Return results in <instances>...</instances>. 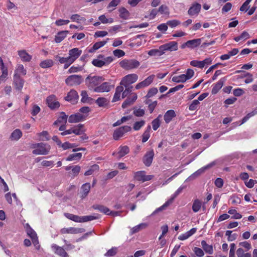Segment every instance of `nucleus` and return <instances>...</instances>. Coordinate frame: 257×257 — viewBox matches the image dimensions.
Returning a JSON list of instances; mask_svg holds the SVG:
<instances>
[{
	"label": "nucleus",
	"mask_w": 257,
	"mask_h": 257,
	"mask_svg": "<svg viewBox=\"0 0 257 257\" xmlns=\"http://www.w3.org/2000/svg\"><path fill=\"white\" fill-rule=\"evenodd\" d=\"M237 257H251V254L249 253H244V250L241 248H239L236 251Z\"/></svg>",
	"instance_id": "58"
},
{
	"label": "nucleus",
	"mask_w": 257,
	"mask_h": 257,
	"mask_svg": "<svg viewBox=\"0 0 257 257\" xmlns=\"http://www.w3.org/2000/svg\"><path fill=\"white\" fill-rule=\"evenodd\" d=\"M129 148L126 146H121L119 148L118 154L119 158H121L129 153Z\"/></svg>",
	"instance_id": "41"
},
{
	"label": "nucleus",
	"mask_w": 257,
	"mask_h": 257,
	"mask_svg": "<svg viewBox=\"0 0 257 257\" xmlns=\"http://www.w3.org/2000/svg\"><path fill=\"white\" fill-rule=\"evenodd\" d=\"M78 97L79 96L77 91L72 89L68 93L67 95L65 97V99L72 103H75L77 101Z\"/></svg>",
	"instance_id": "13"
},
{
	"label": "nucleus",
	"mask_w": 257,
	"mask_h": 257,
	"mask_svg": "<svg viewBox=\"0 0 257 257\" xmlns=\"http://www.w3.org/2000/svg\"><path fill=\"white\" fill-rule=\"evenodd\" d=\"M152 175H146L144 171H138L134 173V179L138 181L144 182L153 178Z\"/></svg>",
	"instance_id": "10"
},
{
	"label": "nucleus",
	"mask_w": 257,
	"mask_h": 257,
	"mask_svg": "<svg viewBox=\"0 0 257 257\" xmlns=\"http://www.w3.org/2000/svg\"><path fill=\"white\" fill-rule=\"evenodd\" d=\"M27 232L28 235L31 238L33 244L36 246L38 244V240L36 232L30 227L28 224H26Z\"/></svg>",
	"instance_id": "18"
},
{
	"label": "nucleus",
	"mask_w": 257,
	"mask_h": 257,
	"mask_svg": "<svg viewBox=\"0 0 257 257\" xmlns=\"http://www.w3.org/2000/svg\"><path fill=\"white\" fill-rule=\"evenodd\" d=\"M24 80L21 78L19 75H14V84L15 88L18 90L21 91L24 86Z\"/></svg>",
	"instance_id": "17"
},
{
	"label": "nucleus",
	"mask_w": 257,
	"mask_h": 257,
	"mask_svg": "<svg viewBox=\"0 0 257 257\" xmlns=\"http://www.w3.org/2000/svg\"><path fill=\"white\" fill-rule=\"evenodd\" d=\"M196 231V229L195 228H193L191 229H190L189 231L185 232V233L180 235L178 237V239L180 240H185V239L188 238L189 237H190L193 234H194Z\"/></svg>",
	"instance_id": "28"
},
{
	"label": "nucleus",
	"mask_w": 257,
	"mask_h": 257,
	"mask_svg": "<svg viewBox=\"0 0 257 257\" xmlns=\"http://www.w3.org/2000/svg\"><path fill=\"white\" fill-rule=\"evenodd\" d=\"M168 26L171 28H175L181 24V22L177 20H172L167 22Z\"/></svg>",
	"instance_id": "61"
},
{
	"label": "nucleus",
	"mask_w": 257,
	"mask_h": 257,
	"mask_svg": "<svg viewBox=\"0 0 257 257\" xmlns=\"http://www.w3.org/2000/svg\"><path fill=\"white\" fill-rule=\"evenodd\" d=\"M154 78H155L154 75H152L148 76L144 81L137 84L135 86L136 89H140L142 88H144V87L149 86L153 82Z\"/></svg>",
	"instance_id": "14"
},
{
	"label": "nucleus",
	"mask_w": 257,
	"mask_h": 257,
	"mask_svg": "<svg viewBox=\"0 0 257 257\" xmlns=\"http://www.w3.org/2000/svg\"><path fill=\"white\" fill-rule=\"evenodd\" d=\"M158 12L162 14L168 15L169 14V10L168 7L165 5L161 6L158 10Z\"/></svg>",
	"instance_id": "64"
},
{
	"label": "nucleus",
	"mask_w": 257,
	"mask_h": 257,
	"mask_svg": "<svg viewBox=\"0 0 257 257\" xmlns=\"http://www.w3.org/2000/svg\"><path fill=\"white\" fill-rule=\"evenodd\" d=\"M85 132L83 124H79L73 127V133L76 135H81Z\"/></svg>",
	"instance_id": "30"
},
{
	"label": "nucleus",
	"mask_w": 257,
	"mask_h": 257,
	"mask_svg": "<svg viewBox=\"0 0 257 257\" xmlns=\"http://www.w3.org/2000/svg\"><path fill=\"white\" fill-rule=\"evenodd\" d=\"M68 33V31H64L59 32L55 36V42L56 43L61 42L66 37Z\"/></svg>",
	"instance_id": "38"
},
{
	"label": "nucleus",
	"mask_w": 257,
	"mask_h": 257,
	"mask_svg": "<svg viewBox=\"0 0 257 257\" xmlns=\"http://www.w3.org/2000/svg\"><path fill=\"white\" fill-rule=\"evenodd\" d=\"M175 112L173 110H168L164 115V118L165 122L168 123L171 121L172 119L175 116Z\"/></svg>",
	"instance_id": "29"
},
{
	"label": "nucleus",
	"mask_w": 257,
	"mask_h": 257,
	"mask_svg": "<svg viewBox=\"0 0 257 257\" xmlns=\"http://www.w3.org/2000/svg\"><path fill=\"white\" fill-rule=\"evenodd\" d=\"M132 130L131 126L128 125H125L120 127L116 129L113 134V138L115 140H118L121 137H123V135L127 132H130Z\"/></svg>",
	"instance_id": "6"
},
{
	"label": "nucleus",
	"mask_w": 257,
	"mask_h": 257,
	"mask_svg": "<svg viewBox=\"0 0 257 257\" xmlns=\"http://www.w3.org/2000/svg\"><path fill=\"white\" fill-rule=\"evenodd\" d=\"M86 116L80 113H77L69 116L68 121L70 123H76L85 119Z\"/></svg>",
	"instance_id": "16"
},
{
	"label": "nucleus",
	"mask_w": 257,
	"mask_h": 257,
	"mask_svg": "<svg viewBox=\"0 0 257 257\" xmlns=\"http://www.w3.org/2000/svg\"><path fill=\"white\" fill-rule=\"evenodd\" d=\"M148 54L151 56H160L163 55V52H162L161 46L159 47L158 49H152L150 50Z\"/></svg>",
	"instance_id": "39"
},
{
	"label": "nucleus",
	"mask_w": 257,
	"mask_h": 257,
	"mask_svg": "<svg viewBox=\"0 0 257 257\" xmlns=\"http://www.w3.org/2000/svg\"><path fill=\"white\" fill-rule=\"evenodd\" d=\"M52 248L55 251L56 253L61 257H68V254L63 248L58 246L56 244H53L52 245Z\"/></svg>",
	"instance_id": "25"
},
{
	"label": "nucleus",
	"mask_w": 257,
	"mask_h": 257,
	"mask_svg": "<svg viewBox=\"0 0 257 257\" xmlns=\"http://www.w3.org/2000/svg\"><path fill=\"white\" fill-rule=\"evenodd\" d=\"M93 208L99 210L100 212L103 213L105 214L108 215L109 214V209L103 205H96L93 206Z\"/></svg>",
	"instance_id": "44"
},
{
	"label": "nucleus",
	"mask_w": 257,
	"mask_h": 257,
	"mask_svg": "<svg viewBox=\"0 0 257 257\" xmlns=\"http://www.w3.org/2000/svg\"><path fill=\"white\" fill-rule=\"evenodd\" d=\"M18 53L21 60L23 62H30L32 58V56L29 54L25 50H19Z\"/></svg>",
	"instance_id": "21"
},
{
	"label": "nucleus",
	"mask_w": 257,
	"mask_h": 257,
	"mask_svg": "<svg viewBox=\"0 0 257 257\" xmlns=\"http://www.w3.org/2000/svg\"><path fill=\"white\" fill-rule=\"evenodd\" d=\"M112 87L108 82H104L95 88L94 91L96 92H107L111 90Z\"/></svg>",
	"instance_id": "19"
},
{
	"label": "nucleus",
	"mask_w": 257,
	"mask_h": 257,
	"mask_svg": "<svg viewBox=\"0 0 257 257\" xmlns=\"http://www.w3.org/2000/svg\"><path fill=\"white\" fill-rule=\"evenodd\" d=\"M123 90V87L121 85L118 86L116 87L115 92L112 98V102H116L120 99V97Z\"/></svg>",
	"instance_id": "26"
},
{
	"label": "nucleus",
	"mask_w": 257,
	"mask_h": 257,
	"mask_svg": "<svg viewBox=\"0 0 257 257\" xmlns=\"http://www.w3.org/2000/svg\"><path fill=\"white\" fill-rule=\"evenodd\" d=\"M98 19L103 24L112 23L113 22V19L111 18H107L104 15L100 16Z\"/></svg>",
	"instance_id": "53"
},
{
	"label": "nucleus",
	"mask_w": 257,
	"mask_h": 257,
	"mask_svg": "<svg viewBox=\"0 0 257 257\" xmlns=\"http://www.w3.org/2000/svg\"><path fill=\"white\" fill-rule=\"evenodd\" d=\"M201 207V202L198 199L194 200L192 210L194 212H198Z\"/></svg>",
	"instance_id": "49"
},
{
	"label": "nucleus",
	"mask_w": 257,
	"mask_h": 257,
	"mask_svg": "<svg viewBox=\"0 0 257 257\" xmlns=\"http://www.w3.org/2000/svg\"><path fill=\"white\" fill-rule=\"evenodd\" d=\"M64 216L68 219L76 222H85L99 218L98 216L88 215L79 216L69 213H65Z\"/></svg>",
	"instance_id": "2"
},
{
	"label": "nucleus",
	"mask_w": 257,
	"mask_h": 257,
	"mask_svg": "<svg viewBox=\"0 0 257 257\" xmlns=\"http://www.w3.org/2000/svg\"><path fill=\"white\" fill-rule=\"evenodd\" d=\"M104 80V79L99 76H88L85 79V83L88 88L93 90Z\"/></svg>",
	"instance_id": "3"
},
{
	"label": "nucleus",
	"mask_w": 257,
	"mask_h": 257,
	"mask_svg": "<svg viewBox=\"0 0 257 257\" xmlns=\"http://www.w3.org/2000/svg\"><path fill=\"white\" fill-rule=\"evenodd\" d=\"M160 46L163 54L167 51H176L178 49V43L175 41H171Z\"/></svg>",
	"instance_id": "9"
},
{
	"label": "nucleus",
	"mask_w": 257,
	"mask_h": 257,
	"mask_svg": "<svg viewBox=\"0 0 257 257\" xmlns=\"http://www.w3.org/2000/svg\"><path fill=\"white\" fill-rule=\"evenodd\" d=\"M224 81L225 80L223 78H221L219 81H218L216 84H214L212 89V94H215L219 91V90L223 86Z\"/></svg>",
	"instance_id": "27"
},
{
	"label": "nucleus",
	"mask_w": 257,
	"mask_h": 257,
	"mask_svg": "<svg viewBox=\"0 0 257 257\" xmlns=\"http://www.w3.org/2000/svg\"><path fill=\"white\" fill-rule=\"evenodd\" d=\"M151 131V126L149 125L147 126L146 130L142 135V142H146L150 137V132Z\"/></svg>",
	"instance_id": "43"
},
{
	"label": "nucleus",
	"mask_w": 257,
	"mask_h": 257,
	"mask_svg": "<svg viewBox=\"0 0 257 257\" xmlns=\"http://www.w3.org/2000/svg\"><path fill=\"white\" fill-rule=\"evenodd\" d=\"M54 65V61L51 59H46L42 61L40 66L43 68H50Z\"/></svg>",
	"instance_id": "40"
},
{
	"label": "nucleus",
	"mask_w": 257,
	"mask_h": 257,
	"mask_svg": "<svg viewBox=\"0 0 257 257\" xmlns=\"http://www.w3.org/2000/svg\"><path fill=\"white\" fill-rule=\"evenodd\" d=\"M120 15L119 16L123 19H127L129 16L128 11L124 8H121L119 10Z\"/></svg>",
	"instance_id": "54"
},
{
	"label": "nucleus",
	"mask_w": 257,
	"mask_h": 257,
	"mask_svg": "<svg viewBox=\"0 0 257 257\" xmlns=\"http://www.w3.org/2000/svg\"><path fill=\"white\" fill-rule=\"evenodd\" d=\"M228 213L231 215V218L232 219H240L242 217V215L238 213L235 209L229 210Z\"/></svg>",
	"instance_id": "50"
},
{
	"label": "nucleus",
	"mask_w": 257,
	"mask_h": 257,
	"mask_svg": "<svg viewBox=\"0 0 257 257\" xmlns=\"http://www.w3.org/2000/svg\"><path fill=\"white\" fill-rule=\"evenodd\" d=\"M148 224L146 223H141L131 229V234H133L136 232H138L141 229L146 228Z\"/></svg>",
	"instance_id": "34"
},
{
	"label": "nucleus",
	"mask_w": 257,
	"mask_h": 257,
	"mask_svg": "<svg viewBox=\"0 0 257 257\" xmlns=\"http://www.w3.org/2000/svg\"><path fill=\"white\" fill-rule=\"evenodd\" d=\"M27 73V70L24 67L22 64H19L17 65L14 75H17L19 76L21 75H25Z\"/></svg>",
	"instance_id": "35"
},
{
	"label": "nucleus",
	"mask_w": 257,
	"mask_h": 257,
	"mask_svg": "<svg viewBox=\"0 0 257 257\" xmlns=\"http://www.w3.org/2000/svg\"><path fill=\"white\" fill-rule=\"evenodd\" d=\"M47 103L51 109H55L59 107L60 104L57 101L56 97L54 95H51L46 99Z\"/></svg>",
	"instance_id": "11"
},
{
	"label": "nucleus",
	"mask_w": 257,
	"mask_h": 257,
	"mask_svg": "<svg viewBox=\"0 0 257 257\" xmlns=\"http://www.w3.org/2000/svg\"><path fill=\"white\" fill-rule=\"evenodd\" d=\"M201 245L203 249L206 253L212 254L213 252V248L211 245H208L206 243V241L202 240L201 241Z\"/></svg>",
	"instance_id": "45"
},
{
	"label": "nucleus",
	"mask_w": 257,
	"mask_h": 257,
	"mask_svg": "<svg viewBox=\"0 0 257 257\" xmlns=\"http://www.w3.org/2000/svg\"><path fill=\"white\" fill-rule=\"evenodd\" d=\"M173 201V198H171L170 200L167 201L164 204H163L161 207L156 209L152 213V215H154L159 212L162 211L165 209L170 205L171 204Z\"/></svg>",
	"instance_id": "37"
},
{
	"label": "nucleus",
	"mask_w": 257,
	"mask_h": 257,
	"mask_svg": "<svg viewBox=\"0 0 257 257\" xmlns=\"http://www.w3.org/2000/svg\"><path fill=\"white\" fill-rule=\"evenodd\" d=\"M99 169V166L97 165H93L90 169L87 171L85 173L84 175L89 176L92 175L94 171H98Z\"/></svg>",
	"instance_id": "57"
},
{
	"label": "nucleus",
	"mask_w": 257,
	"mask_h": 257,
	"mask_svg": "<svg viewBox=\"0 0 257 257\" xmlns=\"http://www.w3.org/2000/svg\"><path fill=\"white\" fill-rule=\"evenodd\" d=\"M82 81V77L78 75H72L69 76L65 80V83L69 86H75L79 85Z\"/></svg>",
	"instance_id": "8"
},
{
	"label": "nucleus",
	"mask_w": 257,
	"mask_h": 257,
	"mask_svg": "<svg viewBox=\"0 0 257 257\" xmlns=\"http://www.w3.org/2000/svg\"><path fill=\"white\" fill-rule=\"evenodd\" d=\"M96 103L99 106H104L107 105L108 101L103 97H99L96 100Z\"/></svg>",
	"instance_id": "56"
},
{
	"label": "nucleus",
	"mask_w": 257,
	"mask_h": 257,
	"mask_svg": "<svg viewBox=\"0 0 257 257\" xmlns=\"http://www.w3.org/2000/svg\"><path fill=\"white\" fill-rule=\"evenodd\" d=\"M81 53V50H79V49L77 48L70 50L69 51L68 58L70 62L73 63L80 56Z\"/></svg>",
	"instance_id": "15"
},
{
	"label": "nucleus",
	"mask_w": 257,
	"mask_h": 257,
	"mask_svg": "<svg viewBox=\"0 0 257 257\" xmlns=\"http://www.w3.org/2000/svg\"><path fill=\"white\" fill-rule=\"evenodd\" d=\"M84 231V229L80 228H64L61 230V232L62 234L71 233V234H77L82 233Z\"/></svg>",
	"instance_id": "20"
},
{
	"label": "nucleus",
	"mask_w": 257,
	"mask_h": 257,
	"mask_svg": "<svg viewBox=\"0 0 257 257\" xmlns=\"http://www.w3.org/2000/svg\"><path fill=\"white\" fill-rule=\"evenodd\" d=\"M145 124V121L144 120H141L140 121H136L134 124L133 128L135 131H139L141 129L142 127H143Z\"/></svg>",
	"instance_id": "62"
},
{
	"label": "nucleus",
	"mask_w": 257,
	"mask_h": 257,
	"mask_svg": "<svg viewBox=\"0 0 257 257\" xmlns=\"http://www.w3.org/2000/svg\"><path fill=\"white\" fill-rule=\"evenodd\" d=\"M125 87V89L123 90L121 94L122 98H124L126 97L130 93H131L133 90L132 86H124Z\"/></svg>",
	"instance_id": "48"
},
{
	"label": "nucleus",
	"mask_w": 257,
	"mask_h": 257,
	"mask_svg": "<svg viewBox=\"0 0 257 257\" xmlns=\"http://www.w3.org/2000/svg\"><path fill=\"white\" fill-rule=\"evenodd\" d=\"M109 40V38H107L106 41H103L101 42H98L95 43L93 46V49L94 50H96L99 49L100 48L103 47L104 45L106 44L107 41Z\"/></svg>",
	"instance_id": "59"
},
{
	"label": "nucleus",
	"mask_w": 257,
	"mask_h": 257,
	"mask_svg": "<svg viewBox=\"0 0 257 257\" xmlns=\"http://www.w3.org/2000/svg\"><path fill=\"white\" fill-rule=\"evenodd\" d=\"M82 157V154L80 153H75L70 155L66 159L68 161H73L80 159Z\"/></svg>",
	"instance_id": "52"
},
{
	"label": "nucleus",
	"mask_w": 257,
	"mask_h": 257,
	"mask_svg": "<svg viewBox=\"0 0 257 257\" xmlns=\"http://www.w3.org/2000/svg\"><path fill=\"white\" fill-rule=\"evenodd\" d=\"M121 67L125 70H131L138 68L140 65V62L135 59H124L119 62Z\"/></svg>",
	"instance_id": "5"
},
{
	"label": "nucleus",
	"mask_w": 257,
	"mask_h": 257,
	"mask_svg": "<svg viewBox=\"0 0 257 257\" xmlns=\"http://www.w3.org/2000/svg\"><path fill=\"white\" fill-rule=\"evenodd\" d=\"M201 9V5L198 3H195L190 8L188 11V14L190 16L197 15Z\"/></svg>",
	"instance_id": "23"
},
{
	"label": "nucleus",
	"mask_w": 257,
	"mask_h": 257,
	"mask_svg": "<svg viewBox=\"0 0 257 257\" xmlns=\"http://www.w3.org/2000/svg\"><path fill=\"white\" fill-rule=\"evenodd\" d=\"M81 95L82 97L81 101L82 102H89L91 100V98L88 96L87 93L85 90L82 91Z\"/></svg>",
	"instance_id": "51"
},
{
	"label": "nucleus",
	"mask_w": 257,
	"mask_h": 257,
	"mask_svg": "<svg viewBox=\"0 0 257 257\" xmlns=\"http://www.w3.org/2000/svg\"><path fill=\"white\" fill-rule=\"evenodd\" d=\"M252 0H246L245 2L240 7L239 10L241 12H247L249 8V4Z\"/></svg>",
	"instance_id": "60"
},
{
	"label": "nucleus",
	"mask_w": 257,
	"mask_h": 257,
	"mask_svg": "<svg viewBox=\"0 0 257 257\" xmlns=\"http://www.w3.org/2000/svg\"><path fill=\"white\" fill-rule=\"evenodd\" d=\"M138 79V76L136 74H130L125 76L121 79L120 85L121 86H129L136 82Z\"/></svg>",
	"instance_id": "7"
},
{
	"label": "nucleus",
	"mask_w": 257,
	"mask_h": 257,
	"mask_svg": "<svg viewBox=\"0 0 257 257\" xmlns=\"http://www.w3.org/2000/svg\"><path fill=\"white\" fill-rule=\"evenodd\" d=\"M55 59L56 60H58L61 64H64L67 62H70V61L68 58V57H60L59 55H56L55 56Z\"/></svg>",
	"instance_id": "63"
},
{
	"label": "nucleus",
	"mask_w": 257,
	"mask_h": 257,
	"mask_svg": "<svg viewBox=\"0 0 257 257\" xmlns=\"http://www.w3.org/2000/svg\"><path fill=\"white\" fill-rule=\"evenodd\" d=\"M90 190V184L89 183H86L83 184L81 187V197L85 198L88 194Z\"/></svg>",
	"instance_id": "32"
},
{
	"label": "nucleus",
	"mask_w": 257,
	"mask_h": 257,
	"mask_svg": "<svg viewBox=\"0 0 257 257\" xmlns=\"http://www.w3.org/2000/svg\"><path fill=\"white\" fill-rule=\"evenodd\" d=\"M232 231L227 230L226 231V236H227V239L229 241H232L235 240L238 236L236 233H232Z\"/></svg>",
	"instance_id": "46"
},
{
	"label": "nucleus",
	"mask_w": 257,
	"mask_h": 257,
	"mask_svg": "<svg viewBox=\"0 0 257 257\" xmlns=\"http://www.w3.org/2000/svg\"><path fill=\"white\" fill-rule=\"evenodd\" d=\"M67 117L68 116L65 114V112H61V115L54 122V125H57L58 123L65 124L67 122Z\"/></svg>",
	"instance_id": "33"
},
{
	"label": "nucleus",
	"mask_w": 257,
	"mask_h": 257,
	"mask_svg": "<svg viewBox=\"0 0 257 257\" xmlns=\"http://www.w3.org/2000/svg\"><path fill=\"white\" fill-rule=\"evenodd\" d=\"M22 136V132L19 129H16L13 132L10 136V139L12 141H18Z\"/></svg>",
	"instance_id": "31"
},
{
	"label": "nucleus",
	"mask_w": 257,
	"mask_h": 257,
	"mask_svg": "<svg viewBox=\"0 0 257 257\" xmlns=\"http://www.w3.org/2000/svg\"><path fill=\"white\" fill-rule=\"evenodd\" d=\"M249 38V34L246 32V31H243L241 34L240 36H238V37H236L234 38V40L236 41V42H238L240 40H246L248 38Z\"/></svg>",
	"instance_id": "47"
},
{
	"label": "nucleus",
	"mask_w": 257,
	"mask_h": 257,
	"mask_svg": "<svg viewBox=\"0 0 257 257\" xmlns=\"http://www.w3.org/2000/svg\"><path fill=\"white\" fill-rule=\"evenodd\" d=\"M161 117V115H159L158 117L154 119L152 122L153 128L154 131H156L160 125V117Z\"/></svg>",
	"instance_id": "55"
},
{
	"label": "nucleus",
	"mask_w": 257,
	"mask_h": 257,
	"mask_svg": "<svg viewBox=\"0 0 257 257\" xmlns=\"http://www.w3.org/2000/svg\"><path fill=\"white\" fill-rule=\"evenodd\" d=\"M113 60L111 56L104 57L102 55H99L96 59H93L92 64L97 67H102L103 66H107Z\"/></svg>",
	"instance_id": "4"
},
{
	"label": "nucleus",
	"mask_w": 257,
	"mask_h": 257,
	"mask_svg": "<svg viewBox=\"0 0 257 257\" xmlns=\"http://www.w3.org/2000/svg\"><path fill=\"white\" fill-rule=\"evenodd\" d=\"M154 153L153 150L150 151L146 153L144 156L143 162L147 166H150L152 163Z\"/></svg>",
	"instance_id": "22"
},
{
	"label": "nucleus",
	"mask_w": 257,
	"mask_h": 257,
	"mask_svg": "<svg viewBox=\"0 0 257 257\" xmlns=\"http://www.w3.org/2000/svg\"><path fill=\"white\" fill-rule=\"evenodd\" d=\"M215 165V162H212V163H210L209 164L206 165V166H204L199 170H198L196 172H195L191 176V177H196L203 173H204L206 170L209 169L214 166Z\"/></svg>",
	"instance_id": "24"
},
{
	"label": "nucleus",
	"mask_w": 257,
	"mask_h": 257,
	"mask_svg": "<svg viewBox=\"0 0 257 257\" xmlns=\"http://www.w3.org/2000/svg\"><path fill=\"white\" fill-rule=\"evenodd\" d=\"M172 81L176 83H183L187 80L184 74H181L178 76H173L172 78Z\"/></svg>",
	"instance_id": "42"
},
{
	"label": "nucleus",
	"mask_w": 257,
	"mask_h": 257,
	"mask_svg": "<svg viewBox=\"0 0 257 257\" xmlns=\"http://www.w3.org/2000/svg\"><path fill=\"white\" fill-rule=\"evenodd\" d=\"M201 43L200 39H196L187 41L188 48H194L198 46Z\"/></svg>",
	"instance_id": "36"
},
{
	"label": "nucleus",
	"mask_w": 257,
	"mask_h": 257,
	"mask_svg": "<svg viewBox=\"0 0 257 257\" xmlns=\"http://www.w3.org/2000/svg\"><path fill=\"white\" fill-rule=\"evenodd\" d=\"M31 147L34 149L33 154L37 155H47L50 150L49 145L43 143L32 144Z\"/></svg>",
	"instance_id": "1"
},
{
	"label": "nucleus",
	"mask_w": 257,
	"mask_h": 257,
	"mask_svg": "<svg viewBox=\"0 0 257 257\" xmlns=\"http://www.w3.org/2000/svg\"><path fill=\"white\" fill-rule=\"evenodd\" d=\"M0 71L2 75L0 76V84L6 81L8 74V68L4 65L2 58L0 57Z\"/></svg>",
	"instance_id": "12"
}]
</instances>
